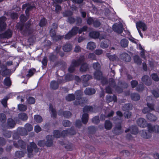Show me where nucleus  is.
Here are the masks:
<instances>
[{"mask_svg": "<svg viewBox=\"0 0 159 159\" xmlns=\"http://www.w3.org/2000/svg\"><path fill=\"white\" fill-rule=\"evenodd\" d=\"M68 134L70 135H73L76 134V132L74 127H71V128L67 129Z\"/></svg>", "mask_w": 159, "mask_h": 159, "instance_id": "58", "label": "nucleus"}, {"mask_svg": "<svg viewBox=\"0 0 159 159\" xmlns=\"http://www.w3.org/2000/svg\"><path fill=\"white\" fill-rule=\"evenodd\" d=\"M25 127L26 130L28 131H30L33 129L32 125L29 123L26 124L25 125Z\"/></svg>", "mask_w": 159, "mask_h": 159, "instance_id": "55", "label": "nucleus"}, {"mask_svg": "<svg viewBox=\"0 0 159 159\" xmlns=\"http://www.w3.org/2000/svg\"><path fill=\"white\" fill-rule=\"evenodd\" d=\"M34 118L35 121L38 123H41L43 121L42 117L39 115H34Z\"/></svg>", "mask_w": 159, "mask_h": 159, "instance_id": "44", "label": "nucleus"}, {"mask_svg": "<svg viewBox=\"0 0 159 159\" xmlns=\"http://www.w3.org/2000/svg\"><path fill=\"white\" fill-rule=\"evenodd\" d=\"M48 58L50 61L53 62L57 61L58 58V57L56 55L54 54L53 53H52L50 54L48 56Z\"/></svg>", "mask_w": 159, "mask_h": 159, "instance_id": "35", "label": "nucleus"}, {"mask_svg": "<svg viewBox=\"0 0 159 159\" xmlns=\"http://www.w3.org/2000/svg\"><path fill=\"white\" fill-rule=\"evenodd\" d=\"M22 8L23 10L26 8L25 13L26 16H28L30 15V11L32 10L34 8H35V7L34 6L31 5L29 3H27L24 4Z\"/></svg>", "mask_w": 159, "mask_h": 159, "instance_id": "5", "label": "nucleus"}, {"mask_svg": "<svg viewBox=\"0 0 159 159\" xmlns=\"http://www.w3.org/2000/svg\"><path fill=\"white\" fill-rule=\"evenodd\" d=\"M136 26L138 32L142 38L143 37V35L141 32L140 29H142L143 31H145L146 30L147 27L146 25L143 22L139 21L136 23Z\"/></svg>", "mask_w": 159, "mask_h": 159, "instance_id": "3", "label": "nucleus"}, {"mask_svg": "<svg viewBox=\"0 0 159 159\" xmlns=\"http://www.w3.org/2000/svg\"><path fill=\"white\" fill-rule=\"evenodd\" d=\"M96 44L93 42H89L87 44V48L90 50H94L96 48Z\"/></svg>", "mask_w": 159, "mask_h": 159, "instance_id": "31", "label": "nucleus"}, {"mask_svg": "<svg viewBox=\"0 0 159 159\" xmlns=\"http://www.w3.org/2000/svg\"><path fill=\"white\" fill-rule=\"evenodd\" d=\"M88 101V99L85 97L81 98L80 99L76 100L73 103L75 105H80L82 107L84 106V104L86 103Z\"/></svg>", "mask_w": 159, "mask_h": 159, "instance_id": "12", "label": "nucleus"}, {"mask_svg": "<svg viewBox=\"0 0 159 159\" xmlns=\"http://www.w3.org/2000/svg\"><path fill=\"white\" fill-rule=\"evenodd\" d=\"M89 67L87 64L84 63L81 65L80 68V71L82 72H85L87 71Z\"/></svg>", "mask_w": 159, "mask_h": 159, "instance_id": "40", "label": "nucleus"}, {"mask_svg": "<svg viewBox=\"0 0 159 159\" xmlns=\"http://www.w3.org/2000/svg\"><path fill=\"white\" fill-rule=\"evenodd\" d=\"M93 66L96 71L101 70V66L98 62L93 63Z\"/></svg>", "mask_w": 159, "mask_h": 159, "instance_id": "48", "label": "nucleus"}, {"mask_svg": "<svg viewBox=\"0 0 159 159\" xmlns=\"http://www.w3.org/2000/svg\"><path fill=\"white\" fill-rule=\"evenodd\" d=\"M16 125L15 121L11 118L7 119V127L8 129H12L15 127Z\"/></svg>", "mask_w": 159, "mask_h": 159, "instance_id": "15", "label": "nucleus"}, {"mask_svg": "<svg viewBox=\"0 0 159 159\" xmlns=\"http://www.w3.org/2000/svg\"><path fill=\"white\" fill-rule=\"evenodd\" d=\"M18 109L21 111H25L27 109V106L22 104L18 105Z\"/></svg>", "mask_w": 159, "mask_h": 159, "instance_id": "43", "label": "nucleus"}, {"mask_svg": "<svg viewBox=\"0 0 159 159\" xmlns=\"http://www.w3.org/2000/svg\"><path fill=\"white\" fill-rule=\"evenodd\" d=\"M19 132L20 134L22 136H25L28 134L27 131L25 128H20Z\"/></svg>", "mask_w": 159, "mask_h": 159, "instance_id": "46", "label": "nucleus"}, {"mask_svg": "<svg viewBox=\"0 0 159 159\" xmlns=\"http://www.w3.org/2000/svg\"><path fill=\"white\" fill-rule=\"evenodd\" d=\"M27 101L29 104H33L35 103V99L32 97H29L27 99Z\"/></svg>", "mask_w": 159, "mask_h": 159, "instance_id": "45", "label": "nucleus"}, {"mask_svg": "<svg viewBox=\"0 0 159 159\" xmlns=\"http://www.w3.org/2000/svg\"><path fill=\"white\" fill-rule=\"evenodd\" d=\"M19 118L23 121H25L28 119L27 115L25 113H21L18 115Z\"/></svg>", "mask_w": 159, "mask_h": 159, "instance_id": "38", "label": "nucleus"}, {"mask_svg": "<svg viewBox=\"0 0 159 159\" xmlns=\"http://www.w3.org/2000/svg\"><path fill=\"white\" fill-rule=\"evenodd\" d=\"M29 18V16H25L24 14H22L20 17V19L21 22H25Z\"/></svg>", "mask_w": 159, "mask_h": 159, "instance_id": "53", "label": "nucleus"}, {"mask_svg": "<svg viewBox=\"0 0 159 159\" xmlns=\"http://www.w3.org/2000/svg\"><path fill=\"white\" fill-rule=\"evenodd\" d=\"M109 41L106 39L102 41L100 43V47L102 48H107L109 46Z\"/></svg>", "mask_w": 159, "mask_h": 159, "instance_id": "34", "label": "nucleus"}, {"mask_svg": "<svg viewBox=\"0 0 159 159\" xmlns=\"http://www.w3.org/2000/svg\"><path fill=\"white\" fill-rule=\"evenodd\" d=\"M49 109L51 112V117L53 118H55L57 116V111L56 110L53 108V106L51 104L49 105Z\"/></svg>", "mask_w": 159, "mask_h": 159, "instance_id": "23", "label": "nucleus"}, {"mask_svg": "<svg viewBox=\"0 0 159 159\" xmlns=\"http://www.w3.org/2000/svg\"><path fill=\"white\" fill-rule=\"evenodd\" d=\"M143 89V84L142 83L139 84L136 88V90L138 92L142 91Z\"/></svg>", "mask_w": 159, "mask_h": 159, "instance_id": "61", "label": "nucleus"}, {"mask_svg": "<svg viewBox=\"0 0 159 159\" xmlns=\"http://www.w3.org/2000/svg\"><path fill=\"white\" fill-rule=\"evenodd\" d=\"M147 107H145L142 110V112L144 114L149 113L151 111L154 110V105L153 103H147Z\"/></svg>", "mask_w": 159, "mask_h": 159, "instance_id": "6", "label": "nucleus"}, {"mask_svg": "<svg viewBox=\"0 0 159 159\" xmlns=\"http://www.w3.org/2000/svg\"><path fill=\"white\" fill-rule=\"evenodd\" d=\"M130 132L131 134L136 135L139 132V130L137 127L135 125H132L125 130V132L127 133Z\"/></svg>", "mask_w": 159, "mask_h": 159, "instance_id": "11", "label": "nucleus"}, {"mask_svg": "<svg viewBox=\"0 0 159 159\" xmlns=\"http://www.w3.org/2000/svg\"><path fill=\"white\" fill-rule=\"evenodd\" d=\"M50 88L53 90H56L59 87V84L56 81H52L50 84Z\"/></svg>", "mask_w": 159, "mask_h": 159, "instance_id": "26", "label": "nucleus"}, {"mask_svg": "<svg viewBox=\"0 0 159 159\" xmlns=\"http://www.w3.org/2000/svg\"><path fill=\"white\" fill-rule=\"evenodd\" d=\"M63 116L66 118H68L71 116V113L69 111H65L62 112Z\"/></svg>", "mask_w": 159, "mask_h": 159, "instance_id": "47", "label": "nucleus"}, {"mask_svg": "<svg viewBox=\"0 0 159 159\" xmlns=\"http://www.w3.org/2000/svg\"><path fill=\"white\" fill-rule=\"evenodd\" d=\"M3 134L5 137L10 138L11 136V132L10 131H4L3 132Z\"/></svg>", "mask_w": 159, "mask_h": 159, "instance_id": "57", "label": "nucleus"}, {"mask_svg": "<svg viewBox=\"0 0 159 159\" xmlns=\"http://www.w3.org/2000/svg\"><path fill=\"white\" fill-rule=\"evenodd\" d=\"M132 105L130 103L125 104L123 107V110L125 111L131 110L132 108Z\"/></svg>", "mask_w": 159, "mask_h": 159, "instance_id": "37", "label": "nucleus"}, {"mask_svg": "<svg viewBox=\"0 0 159 159\" xmlns=\"http://www.w3.org/2000/svg\"><path fill=\"white\" fill-rule=\"evenodd\" d=\"M122 132L121 126L120 125L115 127L113 130V133L116 135H119Z\"/></svg>", "mask_w": 159, "mask_h": 159, "instance_id": "20", "label": "nucleus"}, {"mask_svg": "<svg viewBox=\"0 0 159 159\" xmlns=\"http://www.w3.org/2000/svg\"><path fill=\"white\" fill-rule=\"evenodd\" d=\"M142 81L146 85L150 86L152 83V80L148 76L144 75L142 78Z\"/></svg>", "mask_w": 159, "mask_h": 159, "instance_id": "14", "label": "nucleus"}, {"mask_svg": "<svg viewBox=\"0 0 159 159\" xmlns=\"http://www.w3.org/2000/svg\"><path fill=\"white\" fill-rule=\"evenodd\" d=\"M85 94L88 95H91L95 93L96 90L95 89L92 88H87L84 91Z\"/></svg>", "mask_w": 159, "mask_h": 159, "instance_id": "19", "label": "nucleus"}, {"mask_svg": "<svg viewBox=\"0 0 159 159\" xmlns=\"http://www.w3.org/2000/svg\"><path fill=\"white\" fill-rule=\"evenodd\" d=\"M120 43L122 47L124 48L127 47L128 44V40L126 39H123L121 40Z\"/></svg>", "mask_w": 159, "mask_h": 159, "instance_id": "41", "label": "nucleus"}, {"mask_svg": "<svg viewBox=\"0 0 159 159\" xmlns=\"http://www.w3.org/2000/svg\"><path fill=\"white\" fill-rule=\"evenodd\" d=\"M47 22V20L46 18L43 17L39 20V25L41 27H43L46 26Z\"/></svg>", "mask_w": 159, "mask_h": 159, "instance_id": "32", "label": "nucleus"}, {"mask_svg": "<svg viewBox=\"0 0 159 159\" xmlns=\"http://www.w3.org/2000/svg\"><path fill=\"white\" fill-rule=\"evenodd\" d=\"M82 121L84 124H86L88 122L89 119V115L87 113H84L81 118Z\"/></svg>", "mask_w": 159, "mask_h": 159, "instance_id": "30", "label": "nucleus"}, {"mask_svg": "<svg viewBox=\"0 0 159 159\" xmlns=\"http://www.w3.org/2000/svg\"><path fill=\"white\" fill-rule=\"evenodd\" d=\"M75 98L76 100L80 99L83 96V92L80 90H77L75 93Z\"/></svg>", "mask_w": 159, "mask_h": 159, "instance_id": "25", "label": "nucleus"}, {"mask_svg": "<svg viewBox=\"0 0 159 159\" xmlns=\"http://www.w3.org/2000/svg\"><path fill=\"white\" fill-rule=\"evenodd\" d=\"M92 122L93 123L95 124H98L100 122L99 116H96L93 117L92 119Z\"/></svg>", "mask_w": 159, "mask_h": 159, "instance_id": "62", "label": "nucleus"}, {"mask_svg": "<svg viewBox=\"0 0 159 159\" xmlns=\"http://www.w3.org/2000/svg\"><path fill=\"white\" fill-rule=\"evenodd\" d=\"M112 29L115 32L120 34L123 32V28L122 24L116 23L113 25Z\"/></svg>", "mask_w": 159, "mask_h": 159, "instance_id": "7", "label": "nucleus"}, {"mask_svg": "<svg viewBox=\"0 0 159 159\" xmlns=\"http://www.w3.org/2000/svg\"><path fill=\"white\" fill-rule=\"evenodd\" d=\"M79 27L77 26L73 27L71 30L65 35V39H69L75 35L78 32L80 34H81L83 31H82L81 28H80L79 30Z\"/></svg>", "mask_w": 159, "mask_h": 159, "instance_id": "2", "label": "nucleus"}, {"mask_svg": "<svg viewBox=\"0 0 159 159\" xmlns=\"http://www.w3.org/2000/svg\"><path fill=\"white\" fill-rule=\"evenodd\" d=\"M31 19L29 20L25 24H18L17 25V29L19 30L22 34L27 36L32 34L34 30L30 27L31 25Z\"/></svg>", "mask_w": 159, "mask_h": 159, "instance_id": "1", "label": "nucleus"}, {"mask_svg": "<svg viewBox=\"0 0 159 159\" xmlns=\"http://www.w3.org/2000/svg\"><path fill=\"white\" fill-rule=\"evenodd\" d=\"M8 98L7 96H6L2 100L1 102L2 104L5 108L7 107V101Z\"/></svg>", "mask_w": 159, "mask_h": 159, "instance_id": "52", "label": "nucleus"}, {"mask_svg": "<svg viewBox=\"0 0 159 159\" xmlns=\"http://www.w3.org/2000/svg\"><path fill=\"white\" fill-rule=\"evenodd\" d=\"M46 146L50 147L53 144L52 137V135H48L46 137V141H45Z\"/></svg>", "mask_w": 159, "mask_h": 159, "instance_id": "18", "label": "nucleus"}, {"mask_svg": "<svg viewBox=\"0 0 159 159\" xmlns=\"http://www.w3.org/2000/svg\"><path fill=\"white\" fill-rule=\"evenodd\" d=\"M62 123L63 125L65 127H70L71 125V123L70 121L67 120H63Z\"/></svg>", "mask_w": 159, "mask_h": 159, "instance_id": "56", "label": "nucleus"}, {"mask_svg": "<svg viewBox=\"0 0 159 159\" xmlns=\"http://www.w3.org/2000/svg\"><path fill=\"white\" fill-rule=\"evenodd\" d=\"M7 18L5 16L0 17V32L4 31L6 29L7 24L5 22Z\"/></svg>", "mask_w": 159, "mask_h": 159, "instance_id": "9", "label": "nucleus"}, {"mask_svg": "<svg viewBox=\"0 0 159 159\" xmlns=\"http://www.w3.org/2000/svg\"><path fill=\"white\" fill-rule=\"evenodd\" d=\"M4 84L7 86H10L11 85V82L9 77H6L4 80Z\"/></svg>", "mask_w": 159, "mask_h": 159, "instance_id": "50", "label": "nucleus"}, {"mask_svg": "<svg viewBox=\"0 0 159 159\" xmlns=\"http://www.w3.org/2000/svg\"><path fill=\"white\" fill-rule=\"evenodd\" d=\"M89 36L93 39H98L99 36V32L98 31H92L89 33Z\"/></svg>", "mask_w": 159, "mask_h": 159, "instance_id": "24", "label": "nucleus"}, {"mask_svg": "<svg viewBox=\"0 0 159 159\" xmlns=\"http://www.w3.org/2000/svg\"><path fill=\"white\" fill-rule=\"evenodd\" d=\"M19 145L21 148L25 149L26 148V144L25 142L22 140H19L18 141Z\"/></svg>", "mask_w": 159, "mask_h": 159, "instance_id": "49", "label": "nucleus"}, {"mask_svg": "<svg viewBox=\"0 0 159 159\" xmlns=\"http://www.w3.org/2000/svg\"><path fill=\"white\" fill-rule=\"evenodd\" d=\"M152 79L155 81L158 82L159 81V78L156 73H153L151 75Z\"/></svg>", "mask_w": 159, "mask_h": 159, "instance_id": "64", "label": "nucleus"}, {"mask_svg": "<svg viewBox=\"0 0 159 159\" xmlns=\"http://www.w3.org/2000/svg\"><path fill=\"white\" fill-rule=\"evenodd\" d=\"M73 14L72 12L70 11H66L63 13V15L64 17L70 16Z\"/></svg>", "mask_w": 159, "mask_h": 159, "instance_id": "60", "label": "nucleus"}, {"mask_svg": "<svg viewBox=\"0 0 159 159\" xmlns=\"http://www.w3.org/2000/svg\"><path fill=\"white\" fill-rule=\"evenodd\" d=\"M15 155L16 157L20 158L24 156L25 153L22 151H18L16 152Z\"/></svg>", "mask_w": 159, "mask_h": 159, "instance_id": "39", "label": "nucleus"}, {"mask_svg": "<svg viewBox=\"0 0 159 159\" xmlns=\"http://www.w3.org/2000/svg\"><path fill=\"white\" fill-rule=\"evenodd\" d=\"M35 71L36 70L35 69H30L28 71V73L26 74V76L28 77H30L33 75Z\"/></svg>", "mask_w": 159, "mask_h": 159, "instance_id": "51", "label": "nucleus"}, {"mask_svg": "<svg viewBox=\"0 0 159 159\" xmlns=\"http://www.w3.org/2000/svg\"><path fill=\"white\" fill-rule=\"evenodd\" d=\"M75 22L77 25H80L82 22V19L81 18L79 17H77L75 19Z\"/></svg>", "mask_w": 159, "mask_h": 159, "instance_id": "63", "label": "nucleus"}, {"mask_svg": "<svg viewBox=\"0 0 159 159\" xmlns=\"http://www.w3.org/2000/svg\"><path fill=\"white\" fill-rule=\"evenodd\" d=\"M92 78V76L89 75H84L82 76H81V79L83 81V86L84 87H86L88 86L89 84L88 82Z\"/></svg>", "mask_w": 159, "mask_h": 159, "instance_id": "13", "label": "nucleus"}, {"mask_svg": "<svg viewBox=\"0 0 159 159\" xmlns=\"http://www.w3.org/2000/svg\"><path fill=\"white\" fill-rule=\"evenodd\" d=\"M112 126V123L109 120H106L105 121L104 127L107 130H110Z\"/></svg>", "mask_w": 159, "mask_h": 159, "instance_id": "28", "label": "nucleus"}, {"mask_svg": "<svg viewBox=\"0 0 159 159\" xmlns=\"http://www.w3.org/2000/svg\"><path fill=\"white\" fill-rule=\"evenodd\" d=\"M72 46L70 44H66L63 47V50L65 52H69L72 49Z\"/></svg>", "mask_w": 159, "mask_h": 159, "instance_id": "36", "label": "nucleus"}, {"mask_svg": "<svg viewBox=\"0 0 159 159\" xmlns=\"http://www.w3.org/2000/svg\"><path fill=\"white\" fill-rule=\"evenodd\" d=\"M146 117L148 120L150 121H155L157 119V117L151 113H148L146 115Z\"/></svg>", "mask_w": 159, "mask_h": 159, "instance_id": "27", "label": "nucleus"}, {"mask_svg": "<svg viewBox=\"0 0 159 159\" xmlns=\"http://www.w3.org/2000/svg\"><path fill=\"white\" fill-rule=\"evenodd\" d=\"M27 150L28 157H30L32 155L33 150L35 152H37L39 151V148H37V145L35 143L32 142L30 143V146H28Z\"/></svg>", "mask_w": 159, "mask_h": 159, "instance_id": "4", "label": "nucleus"}, {"mask_svg": "<svg viewBox=\"0 0 159 159\" xmlns=\"http://www.w3.org/2000/svg\"><path fill=\"white\" fill-rule=\"evenodd\" d=\"M12 34V31L9 29L5 31L4 32L0 34V38L2 39H9L11 37Z\"/></svg>", "mask_w": 159, "mask_h": 159, "instance_id": "10", "label": "nucleus"}, {"mask_svg": "<svg viewBox=\"0 0 159 159\" xmlns=\"http://www.w3.org/2000/svg\"><path fill=\"white\" fill-rule=\"evenodd\" d=\"M66 100L68 102L74 101L75 99V95L73 93L69 94L66 96Z\"/></svg>", "mask_w": 159, "mask_h": 159, "instance_id": "33", "label": "nucleus"}, {"mask_svg": "<svg viewBox=\"0 0 159 159\" xmlns=\"http://www.w3.org/2000/svg\"><path fill=\"white\" fill-rule=\"evenodd\" d=\"M85 59V58L84 56H81L77 60H73L71 65L75 67H77L80 65Z\"/></svg>", "mask_w": 159, "mask_h": 159, "instance_id": "8", "label": "nucleus"}, {"mask_svg": "<svg viewBox=\"0 0 159 159\" xmlns=\"http://www.w3.org/2000/svg\"><path fill=\"white\" fill-rule=\"evenodd\" d=\"M121 59L126 62H129L131 60V58L128 53L124 52L121 54L120 57Z\"/></svg>", "mask_w": 159, "mask_h": 159, "instance_id": "17", "label": "nucleus"}, {"mask_svg": "<svg viewBox=\"0 0 159 159\" xmlns=\"http://www.w3.org/2000/svg\"><path fill=\"white\" fill-rule=\"evenodd\" d=\"M137 123L138 125L142 128H144L147 125V121L143 118H139L137 121Z\"/></svg>", "mask_w": 159, "mask_h": 159, "instance_id": "16", "label": "nucleus"}, {"mask_svg": "<svg viewBox=\"0 0 159 159\" xmlns=\"http://www.w3.org/2000/svg\"><path fill=\"white\" fill-rule=\"evenodd\" d=\"M130 96L131 99L135 101L139 100L140 98L139 95L136 93H131Z\"/></svg>", "mask_w": 159, "mask_h": 159, "instance_id": "29", "label": "nucleus"}, {"mask_svg": "<svg viewBox=\"0 0 159 159\" xmlns=\"http://www.w3.org/2000/svg\"><path fill=\"white\" fill-rule=\"evenodd\" d=\"M107 55L109 59L112 61H114L116 60V59L117 57L115 55H111L110 53H107Z\"/></svg>", "mask_w": 159, "mask_h": 159, "instance_id": "59", "label": "nucleus"}, {"mask_svg": "<svg viewBox=\"0 0 159 159\" xmlns=\"http://www.w3.org/2000/svg\"><path fill=\"white\" fill-rule=\"evenodd\" d=\"M106 100L108 102H110L112 101L115 102H117V98L115 95H113V96L107 95L106 97Z\"/></svg>", "mask_w": 159, "mask_h": 159, "instance_id": "22", "label": "nucleus"}, {"mask_svg": "<svg viewBox=\"0 0 159 159\" xmlns=\"http://www.w3.org/2000/svg\"><path fill=\"white\" fill-rule=\"evenodd\" d=\"M93 75L94 78L98 80H101L103 77L102 73L101 70L96 71Z\"/></svg>", "mask_w": 159, "mask_h": 159, "instance_id": "21", "label": "nucleus"}, {"mask_svg": "<svg viewBox=\"0 0 159 159\" xmlns=\"http://www.w3.org/2000/svg\"><path fill=\"white\" fill-rule=\"evenodd\" d=\"M133 59L134 62L137 64L140 65L142 63V60L139 56L135 55Z\"/></svg>", "mask_w": 159, "mask_h": 159, "instance_id": "42", "label": "nucleus"}, {"mask_svg": "<svg viewBox=\"0 0 159 159\" xmlns=\"http://www.w3.org/2000/svg\"><path fill=\"white\" fill-rule=\"evenodd\" d=\"M7 119L6 116L4 113L0 114V120L2 123H4Z\"/></svg>", "mask_w": 159, "mask_h": 159, "instance_id": "54", "label": "nucleus"}]
</instances>
